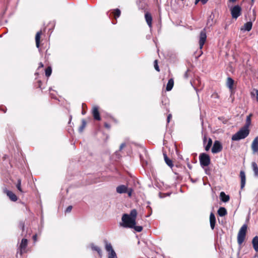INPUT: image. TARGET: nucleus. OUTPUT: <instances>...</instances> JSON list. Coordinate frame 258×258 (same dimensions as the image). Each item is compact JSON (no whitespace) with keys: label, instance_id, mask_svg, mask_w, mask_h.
<instances>
[{"label":"nucleus","instance_id":"obj_19","mask_svg":"<svg viewBox=\"0 0 258 258\" xmlns=\"http://www.w3.org/2000/svg\"><path fill=\"white\" fill-rule=\"evenodd\" d=\"M252 23L251 21L247 22L243 25V28H241V30L249 31L252 28Z\"/></svg>","mask_w":258,"mask_h":258},{"label":"nucleus","instance_id":"obj_35","mask_svg":"<svg viewBox=\"0 0 258 258\" xmlns=\"http://www.w3.org/2000/svg\"><path fill=\"white\" fill-rule=\"evenodd\" d=\"M120 13H121V12H120V10L118 9H116L114 10V15L115 19H116L117 18H118L120 16Z\"/></svg>","mask_w":258,"mask_h":258},{"label":"nucleus","instance_id":"obj_50","mask_svg":"<svg viewBox=\"0 0 258 258\" xmlns=\"http://www.w3.org/2000/svg\"><path fill=\"white\" fill-rule=\"evenodd\" d=\"M85 105H85V104H84V103H83V104H82V107H84V106H85Z\"/></svg>","mask_w":258,"mask_h":258},{"label":"nucleus","instance_id":"obj_24","mask_svg":"<svg viewBox=\"0 0 258 258\" xmlns=\"http://www.w3.org/2000/svg\"><path fill=\"white\" fill-rule=\"evenodd\" d=\"M41 35V31H38L37 32L36 36H35L36 45L37 48L39 47Z\"/></svg>","mask_w":258,"mask_h":258},{"label":"nucleus","instance_id":"obj_10","mask_svg":"<svg viewBox=\"0 0 258 258\" xmlns=\"http://www.w3.org/2000/svg\"><path fill=\"white\" fill-rule=\"evenodd\" d=\"M203 143L205 150L208 151L210 150L212 145V140L211 138H209L207 143V137L206 135H205L203 137Z\"/></svg>","mask_w":258,"mask_h":258},{"label":"nucleus","instance_id":"obj_11","mask_svg":"<svg viewBox=\"0 0 258 258\" xmlns=\"http://www.w3.org/2000/svg\"><path fill=\"white\" fill-rule=\"evenodd\" d=\"M251 149L253 153L258 152V137H255L251 144Z\"/></svg>","mask_w":258,"mask_h":258},{"label":"nucleus","instance_id":"obj_20","mask_svg":"<svg viewBox=\"0 0 258 258\" xmlns=\"http://www.w3.org/2000/svg\"><path fill=\"white\" fill-rule=\"evenodd\" d=\"M240 176L241 178V188H243L245 184V173L243 171H241L240 172Z\"/></svg>","mask_w":258,"mask_h":258},{"label":"nucleus","instance_id":"obj_3","mask_svg":"<svg viewBox=\"0 0 258 258\" xmlns=\"http://www.w3.org/2000/svg\"><path fill=\"white\" fill-rule=\"evenodd\" d=\"M199 161L202 167L208 166L210 165L211 162L210 157L206 153H201L199 155Z\"/></svg>","mask_w":258,"mask_h":258},{"label":"nucleus","instance_id":"obj_37","mask_svg":"<svg viewBox=\"0 0 258 258\" xmlns=\"http://www.w3.org/2000/svg\"><path fill=\"white\" fill-rule=\"evenodd\" d=\"M154 68H155V69L158 71V72H159L160 71V69H159V67L158 65V61H157V60H155L154 62Z\"/></svg>","mask_w":258,"mask_h":258},{"label":"nucleus","instance_id":"obj_27","mask_svg":"<svg viewBox=\"0 0 258 258\" xmlns=\"http://www.w3.org/2000/svg\"><path fill=\"white\" fill-rule=\"evenodd\" d=\"M227 213L226 209L224 207H220L218 210V214L221 217L225 216Z\"/></svg>","mask_w":258,"mask_h":258},{"label":"nucleus","instance_id":"obj_43","mask_svg":"<svg viewBox=\"0 0 258 258\" xmlns=\"http://www.w3.org/2000/svg\"><path fill=\"white\" fill-rule=\"evenodd\" d=\"M172 117L171 114H169L167 116V123H169L170 122V119Z\"/></svg>","mask_w":258,"mask_h":258},{"label":"nucleus","instance_id":"obj_34","mask_svg":"<svg viewBox=\"0 0 258 258\" xmlns=\"http://www.w3.org/2000/svg\"><path fill=\"white\" fill-rule=\"evenodd\" d=\"M52 73V69L50 67H47L45 70V75L46 77H49Z\"/></svg>","mask_w":258,"mask_h":258},{"label":"nucleus","instance_id":"obj_44","mask_svg":"<svg viewBox=\"0 0 258 258\" xmlns=\"http://www.w3.org/2000/svg\"><path fill=\"white\" fill-rule=\"evenodd\" d=\"M125 146V143H122L119 147V150H121Z\"/></svg>","mask_w":258,"mask_h":258},{"label":"nucleus","instance_id":"obj_22","mask_svg":"<svg viewBox=\"0 0 258 258\" xmlns=\"http://www.w3.org/2000/svg\"><path fill=\"white\" fill-rule=\"evenodd\" d=\"M220 198L221 200L223 202H227L230 199L229 196L226 195L223 191L220 192Z\"/></svg>","mask_w":258,"mask_h":258},{"label":"nucleus","instance_id":"obj_36","mask_svg":"<svg viewBox=\"0 0 258 258\" xmlns=\"http://www.w3.org/2000/svg\"><path fill=\"white\" fill-rule=\"evenodd\" d=\"M132 228H134L137 232H139L142 231L143 230L142 226H136V225H135L134 227H133Z\"/></svg>","mask_w":258,"mask_h":258},{"label":"nucleus","instance_id":"obj_5","mask_svg":"<svg viewBox=\"0 0 258 258\" xmlns=\"http://www.w3.org/2000/svg\"><path fill=\"white\" fill-rule=\"evenodd\" d=\"M105 244V249L108 252V258H117L116 254L112 248L110 243L108 242L106 240H104Z\"/></svg>","mask_w":258,"mask_h":258},{"label":"nucleus","instance_id":"obj_18","mask_svg":"<svg viewBox=\"0 0 258 258\" xmlns=\"http://www.w3.org/2000/svg\"><path fill=\"white\" fill-rule=\"evenodd\" d=\"M234 83V81L231 77L227 78L226 85L231 91H232L233 89Z\"/></svg>","mask_w":258,"mask_h":258},{"label":"nucleus","instance_id":"obj_40","mask_svg":"<svg viewBox=\"0 0 258 258\" xmlns=\"http://www.w3.org/2000/svg\"><path fill=\"white\" fill-rule=\"evenodd\" d=\"M19 227L22 229L23 231L24 229V223L23 222H20L19 223Z\"/></svg>","mask_w":258,"mask_h":258},{"label":"nucleus","instance_id":"obj_46","mask_svg":"<svg viewBox=\"0 0 258 258\" xmlns=\"http://www.w3.org/2000/svg\"><path fill=\"white\" fill-rule=\"evenodd\" d=\"M43 66H44L42 62H40L39 64L38 69L41 68H43Z\"/></svg>","mask_w":258,"mask_h":258},{"label":"nucleus","instance_id":"obj_41","mask_svg":"<svg viewBox=\"0 0 258 258\" xmlns=\"http://www.w3.org/2000/svg\"><path fill=\"white\" fill-rule=\"evenodd\" d=\"M72 206H69V207H68V208L66 209V213H69L71 211V210H72Z\"/></svg>","mask_w":258,"mask_h":258},{"label":"nucleus","instance_id":"obj_12","mask_svg":"<svg viewBox=\"0 0 258 258\" xmlns=\"http://www.w3.org/2000/svg\"><path fill=\"white\" fill-rule=\"evenodd\" d=\"M116 192L118 194H124L127 191V186L125 185H120L116 187Z\"/></svg>","mask_w":258,"mask_h":258},{"label":"nucleus","instance_id":"obj_25","mask_svg":"<svg viewBox=\"0 0 258 258\" xmlns=\"http://www.w3.org/2000/svg\"><path fill=\"white\" fill-rule=\"evenodd\" d=\"M164 158L165 163L166 164L169 166L170 168H172L173 166V164L171 160L168 158L167 155L166 154H163Z\"/></svg>","mask_w":258,"mask_h":258},{"label":"nucleus","instance_id":"obj_17","mask_svg":"<svg viewBox=\"0 0 258 258\" xmlns=\"http://www.w3.org/2000/svg\"><path fill=\"white\" fill-rule=\"evenodd\" d=\"M214 18H215L214 14L213 13H212L211 14V15H210V16H209L208 20H207V25L208 26H209V27H211L214 24V23H215V22L214 21Z\"/></svg>","mask_w":258,"mask_h":258},{"label":"nucleus","instance_id":"obj_28","mask_svg":"<svg viewBox=\"0 0 258 258\" xmlns=\"http://www.w3.org/2000/svg\"><path fill=\"white\" fill-rule=\"evenodd\" d=\"M252 167L254 173V175L256 177H258V166L257 164L255 162H253L252 163Z\"/></svg>","mask_w":258,"mask_h":258},{"label":"nucleus","instance_id":"obj_29","mask_svg":"<svg viewBox=\"0 0 258 258\" xmlns=\"http://www.w3.org/2000/svg\"><path fill=\"white\" fill-rule=\"evenodd\" d=\"M251 96L252 98L255 97V99L258 102V90L253 89L251 92Z\"/></svg>","mask_w":258,"mask_h":258},{"label":"nucleus","instance_id":"obj_15","mask_svg":"<svg viewBox=\"0 0 258 258\" xmlns=\"http://www.w3.org/2000/svg\"><path fill=\"white\" fill-rule=\"evenodd\" d=\"M210 226L212 229H214L216 223V218L213 213H211L210 215Z\"/></svg>","mask_w":258,"mask_h":258},{"label":"nucleus","instance_id":"obj_45","mask_svg":"<svg viewBox=\"0 0 258 258\" xmlns=\"http://www.w3.org/2000/svg\"><path fill=\"white\" fill-rule=\"evenodd\" d=\"M104 126L107 128H110V125L107 123H104Z\"/></svg>","mask_w":258,"mask_h":258},{"label":"nucleus","instance_id":"obj_1","mask_svg":"<svg viewBox=\"0 0 258 258\" xmlns=\"http://www.w3.org/2000/svg\"><path fill=\"white\" fill-rule=\"evenodd\" d=\"M137 215V212L136 209L131 210L130 214H124L122 216V223L120 226L125 228H133L136 225V219Z\"/></svg>","mask_w":258,"mask_h":258},{"label":"nucleus","instance_id":"obj_30","mask_svg":"<svg viewBox=\"0 0 258 258\" xmlns=\"http://www.w3.org/2000/svg\"><path fill=\"white\" fill-rule=\"evenodd\" d=\"M251 114H249V115L247 116L246 119V122L245 125H244V127L247 128L248 129L249 125L251 123Z\"/></svg>","mask_w":258,"mask_h":258},{"label":"nucleus","instance_id":"obj_7","mask_svg":"<svg viewBox=\"0 0 258 258\" xmlns=\"http://www.w3.org/2000/svg\"><path fill=\"white\" fill-rule=\"evenodd\" d=\"M223 147L219 141H215L214 143L213 146L212 148V152L213 154H216L222 150Z\"/></svg>","mask_w":258,"mask_h":258},{"label":"nucleus","instance_id":"obj_49","mask_svg":"<svg viewBox=\"0 0 258 258\" xmlns=\"http://www.w3.org/2000/svg\"><path fill=\"white\" fill-rule=\"evenodd\" d=\"M229 1L230 2H231L234 3V2H236V0H229Z\"/></svg>","mask_w":258,"mask_h":258},{"label":"nucleus","instance_id":"obj_4","mask_svg":"<svg viewBox=\"0 0 258 258\" xmlns=\"http://www.w3.org/2000/svg\"><path fill=\"white\" fill-rule=\"evenodd\" d=\"M247 230V225L244 224L240 229L237 236V242L239 245H241L244 241L245 237L246 232Z\"/></svg>","mask_w":258,"mask_h":258},{"label":"nucleus","instance_id":"obj_53","mask_svg":"<svg viewBox=\"0 0 258 258\" xmlns=\"http://www.w3.org/2000/svg\"><path fill=\"white\" fill-rule=\"evenodd\" d=\"M4 112L5 113L6 112V110H5L4 109L3 110Z\"/></svg>","mask_w":258,"mask_h":258},{"label":"nucleus","instance_id":"obj_13","mask_svg":"<svg viewBox=\"0 0 258 258\" xmlns=\"http://www.w3.org/2000/svg\"><path fill=\"white\" fill-rule=\"evenodd\" d=\"M4 192L7 194L11 201L15 202L17 200V196L12 191L7 189H5Z\"/></svg>","mask_w":258,"mask_h":258},{"label":"nucleus","instance_id":"obj_6","mask_svg":"<svg viewBox=\"0 0 258 258\" xmlns=\"http://www.w3.org/2000/svg\"><path fill=\"white\" fill-rule=\"evenodd\" d=\"M232 17L236 19L241 14L242 9L239 5H236L230 9Z\"/></svg>","mask_w":258,"mask_h":258},{"label":"nucleus","instance_id":"obj_52","mask_svg":"<svg viewBox=\"0 0 258 258\" xmlns=\"http://www.w3.org/2000/svg\"><path fill=\"white\" fill-rule=\"evenodd\" d=\"M82 114H85V112H84L83 111H82Z\"/></svg>","mask_w":258,"mask_h":258},{"label":"nucleus","instance_id":"obj_48","mask_svg":"<svg viewBox=\"0 0 258 258\" xmlns=\"http://www.w3.org/2000/svg\"><path fill=\"white\" fill-rule=\"evenodd\" d=\"M72 116L71 115L70 116V121H69V123H70L71 121V120H72Z\"/></svg>","mask_w":258,"mask_h":258},{"label":"nucleus","instance_id":"obj_8","mask_svg":"<svg viewBox=\"0 0 258 258\" xmlns=\"http://www.w3.org/2000/svg\"><path fill=\"white\" fill-rule=\"evenodd\" d=\"M207 39V35L205 29L201 31L200 35L199 44L200 48L201 50Z\"/></svg>","mask_w":258,"mask_h":258},{"label":"nucleus","instance_id":"obj_51","mask_svg":"<svg viewBox=\"0 0 258 258\" xmlns=\"http://www.w3.org/2000/svg\"><path fill=\"white\" fill-rule=\"evenodd\" d=\"M251 1L253 3H254V0H251Z\"/></svg>","mask_w":258,"mask_h":258},{"label":"nucleus","instance_id":"obj_47","mask_svg":"<svg viewBox=\"0 0 258 258\" xmlns=\"http://www.w3.org/2000/svg\"><path fill=\"white\" fill-rule=\"evenodd\" d=\"M33 239L34 240V241H36V239H37V235L36 234H35L33 236Z\"/></svg>","mask_w":258,"mask_h":258},{"label":"nucleus","instance_id":"obj_39","mask_svg":"<svg viewBox=\"0 0 258 258\" xmlns=\"http://www.w3.org/2000/svg\"><path fill=\"white\" fill-rule=\"evenodd\" d=\"M133 190L132 188L128 189L126 193H127L128 197H131L132 195Z\"/></svg>","mask_w":258,"mask_h":258},{"label":"nucleus","instance_id":"obj_32","mask_svg":"<svg viewBox=\"0 0 258 258\" xmlns=\"http://www.w3.org/2000/svg\"><path fill=\"white\" fill-rule=\"evenodd\" d=\"M16 187L18 190H19V191H20L21 192H23V191L21 188V180L20 179H19L18 180L17 183L16 184Z\"/></svg>","mask_w":258,"mask_h":258},{"label":"nucleus","instance_id":"obj_9","mask_svg":"<svg viewBox=\"0 0 258 258\" xmlns=\"http://www.w3.org/2000/svg\"><path fill=\"white\" fill-rule=\"evenodd\" d=\"M28 240L27 239L23 238L19 246V253L20 255L26 252V248L27 246Z\"/></svg>","mask_w":258,"mask_h":258},{"label":"nucleus","instance_id":"obj_42","mask_svg":"<svg viewBox=\"0 0 258 258\" xmlns=\"http://www.w3.org/2000/svg\"><path fill=\"white\" fill-rule=\"evenodd\" d=\"M188 72H189V70H187L185 73H184V77L185 78V79H187L188 77Z\"/></svg>","mask_w":258,"mask_h":258},{"label":"nucleus","instance_id":"obj_26","mask_svg":"<svg viewBox=\"0 0 258 258\" xmlns=\"http://www.w3.org/2000/svg\"><path fill=\"white\" fill-rule=\"evenodd\" d=\"M173 85H174V81L172 79H170L168 80V82L167 83V86H166V90L167 91H170L173 87Z\"/></svg>","mask_w":258,"mask_h":258},{"label":"nucleus","instance_id":"obj_38","mask_svg":"<svg viewBox=\"0 0 258 258\" xmlns=\"http://www.w3.org/2000/svg\"><path fill=\"white\" fill-rule=\"evenodd\" d=\"M208 1L209 0H196L195 4V5H197L199 2H201L202 4L205 5L207 3Z\"/></svg>","mask_w":258,"mask_h":258},{"label":"nucleus","instance_id":"obj_33","mask_svg":"<svg viewBox=\"0 0 258 258\" xmlns=\"http://www.w3.org/2000/svg\"><path fill=\"white\" fill-rule=\"evenodd\" d=\"M92 249L93 250H95L96 251H97L98 253L101 256V254H102V251L101 250V249L100 248V247H99L98 246H94L93 245L92 246Z\"/></svg>","mask_w":258,"mask_h":258},{"label":"nucleus","instance_id":"obj_21","mask_svg":"<svg viewBox=\"0 0 258 258\" xmlns=\"http://www.w3.org/2000/svg\"><path fill=\"white\" fill-rule=\"evenodd\" d=\"M252 244L254 250L258 252V236L254 237L252 240Z\"/></svg>","mask_w":258,"mask_h":258},{"label":"nucleus","instance_id":"obj_23","mask_svg":"<svg viewBox=\"0 0 258 258\" xmlns=\"http://www.w3.org/2000/svg\"><path fill=\"white\" fill-rule=\"evenodd\" d=\"M161 104L164 106V108H165L168 112L169 111L168 108L169 101L166 98L164 97L162 99Z\"/></svg>","mask_w":258,"mask_h":258},{"label":"nucleus","instance_id":"obj_31","mask_svg":"<svg viewBox=\"0 0 258 258\" xmlns=\"http://www.w3.org/2000/svg\"><path fill=\"white\" fill-rule=\"evenodd\" d=\"M86 125V121L85 119H82V124L79 128V131L80 133H82Z\"/></svg>","mask_w":258,"mask_h":258},{"label":"nucleus","instance_id":"obj_16","mask_svg":"<svg viewBox=\"0 0 258 258\" xmlns=\"http://www.w3.org/2000/svg\"><path fill=\"white\" fill-rule=\"evenodd\" d=\"M146 21L150 28L152 27V17L151 15L149 13L145 14Z\"/></svg>","mask_w":258,"mask_h":258},{"label":"nucleus","instance_id":"obj_14","mask_svg":"<svg viewBox=\"0 0 258 258\" xmlns=\"http://www.w3.org/2000/svg\"><path fill=\"white\" fill-rule=\"evenodd\" d=\"M92 114L94 118L97 120H100L101 119L100 114L98 111V108L97 106H95L93 108Z\"/></svg>","mask_w":258,"mask_h":258},{"label":"nucleus","instance_id":"obj_2","mask_svg":"<svg viewBox=\"0 0 258 258\" xmlns=\"http://www.w3.org/2000/svg\"><path fill=\"white\" fill-rule=\"evenodd\" d=\"M249 134V129L242 127L238 132L234 134L232 137V141H239L245 139Z\"/></svg>","mask_w":258,"mask_h":258}]
</instances>
